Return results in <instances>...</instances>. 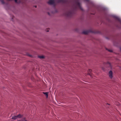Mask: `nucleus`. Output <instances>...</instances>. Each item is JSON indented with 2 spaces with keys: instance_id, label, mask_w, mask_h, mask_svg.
Returning a JSON list of instances; mask_svg holds the SVG:
<instances>
[{
  "instance_id": "obj_13",
  "label": "nucleus",
  "mask_w": 121,
  "mask_h": 121,
  "mask_svg": "<svg viewBox=\"0 0 121 121\" xmlns=\"http://www.w3.org/2000/svg\"><path fill=\"white\" fill-rule=\"evenodd\" d=\"M49 28H47L46 30L47 32H48L49 31Z\"/></svg>"
},
{
  "instance_id": "obj_17",
  "label": "nucleus",
  "mask_w": 121,
  "mask_h": 121,
  "mask_svg": "<svg viewBox=\"0 0 121 121\" xmlns=\"http://www.w3.org/2000/svg\"><path fill=\"white\" fill-rule=\"evenodd\" d=\"M35 8H36L37 7V6H35Z\"/></svg>"
},
{
  "instance_id": "obj_14",
  "label": "nucleus",
  "mask_w": 121,
  "mask_h": 121,
  "mask_svg": "<svg viewBox=\"0 0 121 121\" xmlns=\"http://www.w3.org/2000/svg\"><path fill=\"white\" fill-rule=\"evenodd\" d=\"M108 50L109 52H112V51L111 50Z\"/></svg>"
},
{
  "instance_id": "obj_2",
  "label": "nucleus",
  "mask_w": 121,
  "mask_h": 121,
  "mask_svg": "<svg viewBox=\"0 0 121 121\" xmlns=\"http://www.w3.org/2000/svg\"><path fill=\"white\" fill-rule=\"evenodd\" d=\"M55 0H49L48 3L50 5H55Z\"/></svg>"
},
{
  "instance_id": "obj_15",
  "label": "nucleus",
  "mask_w": 121,
  "mask_h": 121,
  "mask_svg": "<svg viewBox=\"0 0 121 121\" xmlns=\"http://www.w3.org/2000/svg\"><path fill=\"white\" fill-rule=\"evenodd\" d=\"M27 121L26 120V119H24V120L22 121Z\"/></svg>"
},
{
  "instance_id": "obj_9",
  "label": "nucleus",
  "mask_w": 121,
  "mask_h": 121,
  "mask_svg": "<svg viewBox=\"0 0 121 121\" xmlns=\"http://www.w3.org/2000/svg\"><path fill=\"white\" fill-rule=\"evenodd\" d=\"M43 93L45 94V96H46V97L47 98L48 97V93L47 92H43Z\"/></svg>"
},
{
  "instance_id": "obj_11",
  "label": "nucleus",
  "mask_w": 121,
  "mask_h": 121,
  "mask_svg": "<svg viewBox=\"0 0 121 121\" xmlns=\"http://www.w3.org/2000/svg\"><path fill=\"white\" fill-rule=\"evenodd\" d=\"M107 64L109 65V67H110L111 68V65L110 62H108L107 63Z\"/></svg>"
},
{
  "instance_id": "obj_12",
  "label": "nucleus",
  "mask_w": 121,
  "mask_h": 121,
  "mask_svg": "<svg viewBox=\"0 0 121 121\" xmlns=\"http://www.w3.org/2000/svg\"><path fill=\"white\" fill-rule=\"evenodd\" d=\"M1 3L3 4H4V1L3 0H1Z\"/></svg>"
},
{
  "instance_id": "obj_8",
  "label": "nucleus",
  "mask_w": 121,
  "mask_h": 121,
  "mask_svg": "<svg viewBox=\"0 0 121 121\" xmlns=\"http://www.w3.org/2000/svg\"><path fill=\"white\" fill-rule=\"evenodd\" d=\"M58 3H63L64 2V0H55Z\"/></svg>"
},
{
  "instance_id": "obj_7",
  "label": "nucleus",
  "mask_w": 121,
  "mask_h": 121,
  "mask_svg": "<svg viewBox=\"0 0 121 121\" xmlns=\"http://www.w3.org/2000/svg\"><path fill=\"white\" fill-rule=\"evenodd\" d=\"M115 18L116 19L119 21V22L121 24V19L118 17H115Z\"/></svg>"
},
{
  "instance_id": "obj_3",
  "label": "nucleus",
  "mask_w": 121,
  "mask_h": 121,
  "mask_svg": "<svg viewBox=\"0 0 121 121\" xmlns=\"http://www.w3.org/2000/svg\"><path fill=\"white\" fill-rule=\"evenodd\" d=\"M22 117V116L20 114H19L17 116L13 117L12 118V119H14V120H15L17 118H20Z\"/></svg>"
},
{
  "instance_id": "obj_5",
  "label": "nucleus",
  "mask_w": 121,
  "mask_h": 121,
  "mask_svg": "<svg viewBox=\"0 0 121 121\" xmlns=\"http://www.w3.org/2000/svg\"><path fill=\"white\" fill-rule=\"evenodd\" d=\"M112 73L111 71H110L109 73V77L111 78H112Z\"/></svg>"
},
{
  "instance_id": "obj_6",
  "label": "nucleus",
  "mask_w": 121,
  "mask_h": 121,
  "mask_svg": "<svg viewBox=\"0 0 121 121\" xmlns=\"http://www.w3.org/2000/svg\"><path fill=\"white\" fill-rule=\"evenodd\" d=\"M92 72V70L91 69H89L88 70V75H90V76H91V72Z\"/></svg>"
},
{
  "instance_id": "obj_1",
  "label": "nucleus",
  "mask_w": 121,
  "mask_h": 121,
  "mask_svg": "<svg viewBox=\"0 0 121 121\" xmlns=\"http://www.w3.org/2000/svg\"><path fill=\"white\" fill-rule=\"evenodd\" d=\"M78 9L82 10L80 3L78 1H76L73 7V10L72 11H68L65 13L66 15L68 17H71L75 13V11Z\"/></svg>"
},
{
  "instance_id": "obj_10",
  "label": "nucleus",
  "mask_w": 121,
  "mask_h": 121,
  "mask_svg": "<svg viewBox=\"0 0 121 121\" xmlns=\"http://www.w3.org/2000/svg\"><path fill=\"white\" fill-rule=\"evenodd\" d=\"M38 57L41 59H43L44 58V57L43 56H39Z\"/></svg>"
},
{
  "instance_id": "obj_16",
  "label": "nucleus",
  "mask_w": 121,
  "mask_h": 121,
  "mask_svg": "<svg viewBox=\"0 0 121 121\" xmlns=\"http://www.w3.org/2000/svg\"><path fill=\"white\" fill-rule=\"evenodd\" d=\"M107 105H110V104H107Z\"/></svg>"
},
{
  "instance_id": "obj_4",
  "label": "nucleus",
  "mask_w": 121,
  "mask_h": 121,
  "mask_svg": "<svg viewBox=\"0 0 121 121\" xmlns=\"http://www.w3.org/2000/svg\"><path fill=\"white\" fill-rule=\"evenodd\" d=\"M90 32V30H85L83 31L82 33L83 34H87L89 32Z\"/></svg>"
}]
</instances>
